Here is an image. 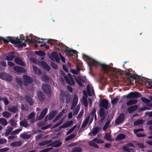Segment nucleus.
<instances>
[{"instance_id":"nucleus-27","label":"nucleus","mask_w":152,"mask_h":152,"mask_svg":"<svg viewBox=\"0 0 152 152\" xmlns=\"http://www.w3.org/2000/svg\"><path fill=\"white\" fill-rule=\"evenodd\" d=\"M52 142H53V141L52 140H46L39 143V145L41 146H44L47 144L51 143Z\"/></svg>"},{"instance_id":"nucleus-53","label":"nucleus","mask_w":152,"mask_h":152,"mask_svg":"<svg viewBox=\"0 0 152 152\" xmlns=\"http://www.w3.org/2000/svg\"><path fill=\"white\" fill-rule=\"evenodd\" d=\"M78 101V97L76 96H74L73 97V99L72 102L73 104L77 105Z\"/></svg>"},{"instance_id":"nucleus-60","label":"nucleus","mask_w":152,"mask_h":152,"mask_svg":"<svg viewBox=\"0 0 152 152\" xmlns=\"http://www.w3.org/2000/svg\"><path fill=\"white\" fill-rule=\"evenodd\" d=\"M1 101H3L5 104V105H7L9 103V102L7 99L6 98L4 97L2 98L1 99Z\"/></svg>"},{"instance_id":"nucleus-38","label":"nucleus","mask_w":152,"mask_h":152,"mask_svg":"<svg viewBox=\"0 0 152 152\" xmlns=\"http://www.w3.org/2000/svg\"><path fill=\"white\" fill-rule=\"evenodd\" d=\"M87 95L86 93V97L83 96V102L84 106L86 107H87L88 105V101L87 99Z\"/></svg>"},{"instance_id":"nucleus-44","label":"nucleus","mask_w":152,"mask_h":152,"mask_svg":"<svg viewBox=\"0 0 152 152\" xmlns=\"http://www.w3.org/2000/svg\"><path fill=\"white\" fill-rule=\"evenodd\" d=\"M93 142V141L89 142H88L89 145L91 147H94L96 148H98L99 146Z\"/></svg>"},{"instance_id":"nucleus-64","label":"nucleus","mask_w":152,"mask_h":152,"mask_svg":"<svg viewBox=\"0 0 152 152\" xmlns=\"http://www.w3.org/2000/svg\"><path fill=\"white\" fill-rule=\"evenodd\" d=\"M83 111H80L79 114L77 117V118L79 120L80 119L83 115Z\"/></svg>"},{"instance_id":"nucleus-9","label":"nucleus","mask_w":152,"mask_h":152,"mask_svg":"<svg viewBox=\"0 0 152 152\" xmlns=\"http://www.w3.org/2000/svg\"><path fill=\"white\" fill-rule=\"evenodd\" d=\"M0 78L7 81H11L12 78L9 74L6 72H2L0 73Z\"/></svg>"},{"instance_id":"nucleus-4","label":"nucleus","mask_w":152,"mask_h":152,"mask_svg":"<svg viewBox=\"0 0 152 152\" xmlns=\"http://www.w3.org/2000/svg\"><path fill=\"white\" fill-rule=\"evenodd\" d=\"M66 98V103H68L70 102L71 97L68 94H66L65 91H61L60 94V101L62 103L65 102V99Z\"/></svg>"},{"instance_id":"nucleus-6","label":"nucleus","mask_w":152,"mask_h":152,"mask_svg":"<svg viewBox=\"0 0 152 152\" xmlns=\"http://www.w3.org/2000/svg\"><path fill=\"white\" fill-rule=\"evenodd\" d=\"M42 89L44 92L48 95H52L51 87L47 83H43L42 84Z\"/></svg>"},{"instance_id":"nucleus-61","label":"nucleus","mask_w":152,"mask_h":152,"mask_svg":"<svg viewBox=\"0 0 152 152\" xmlns=\"http://www.w3.org/2000/svg\"><path fill=\"white\" fill-rule=\"evenodd\" d=\"M146 84L148 85L147 86V87L149 89H151L152 88V83L150 81H148Z\"/></svg>"},{"instance_id":"nucleus-45","label":"nucleus","mask_w":152,"mask_h":152,"mask_svg":"<svg viewBox=\"0 0 152 152\" xmlns=\"http://www.w3.org/2000/svg\"><path fill=\"white\" fill-rule=\"evenodd\" d=\"M0 123L3 125H6L8 123L6 120L4 118H0Z\"/></svg>"},{"instance_id":"nucleus-56","label":"nucleus","mask_w":152,"mask_h":152,"mask_svg":"<svg viewBox=\"0 0 152 152\" xmlns=\"http://www.w3.org/2000/svg\"><path fill=\"white\" fill-rule=\"evenodd\" d=\"M22 42H20L19 43H18L16 45V46L18 48H20L23 47H26V43H23L21 44V43Z\"/></svg>"},{"instance_id":"nucleus-16","label":"nucleus","mask_w":152,"mask_h":152,"mask_svg":"<svg viewBox=\"0 0 152 152\" xmlns=\"http://www.w3.org/2000/svg\"><path fill=\"white\" fill-rule=\"evenodd\" d=\"M125 115L123 113L120 114L117 119L115 121V123L119 124L121 123L124 119Z\"/></svg>"},{"instance_id":"nucleus-28","label":"nucleus","mask_w":152,"mask_h":152,"mask_svg":"<svg viewBox=\"0 0 152 152\" xmlns=\"http://www.w3.org/2000/svg\"><path fill=\"white\" fill-rule=\"evenodd\" d=\"M99 130V128L98 127L93 128L92 129V130L91 132H90L89 133V135H90V134H92L93 135L95 136L98 132Z\"/></svg>"},{"instance_id":"nucleus-63","label":"nucleus","mask_w":152,"mask_h":152,"mask_svg":"<svg viewBox=\"0 0 152 152\" xmlns=\"http://www.w3.org/2000/svg\"><path fill=\"white\" fill-rule=\"evenodd\" d=\"M42 137V134H39L37 135L35 137V140H40Z\"/></svg>"},{"instance_id":"nucleus-18","label":"nucleus","mask_w":152,"mask_h":152,"mask_svg":"<svg viewBox=\"0 0 152 152\" xmlns=\"http://www.w3.org/2000/svg\"><path fill=\"white\" fill-rule=\"evenodd\" d=\"M24 98L29 105L30 106L33 105L34 103V101L32 98L30 96L26 95L25 96Z\"/></svg>"},{"instance_id":"nucleus-50","label":"nucleus","mask_w":152,"mask_h":152,"mask_svg":"<svg viewBox=\"0 0 152 152\" xmlns=\"http://www.w3.org/2000/svg\"><path fill=\"white\" fill-rule=\"evenodd\" d=\"M16 81L18 85H19L20 87L22 85L23 82L21 78H16Z\"/></svg>"},{"instance_id":"nucleus-2","label":"nucleus","mask_w":152,"mask_h":152,"mask_svg":"<svg viewBox=\"0 0 152 152\" xmlns=\"http://www.w3.org/2000/svg\"><path fill=\"white\" fill-rule=\"evenodd\" d=\"M88 58L91 59L90 62L94 65L97 66L98 65H99L101 66L102 70L104 73L108 74L111 70V68L109 66L104 64L99 63V62L90 58L89 57Z\"/></svg>"},{"instance_id":"nucleus-20","label":"nucleus","mask_w":152,"mask_h":152,"mask_svg":"<svg viewBox=\"0 0 152 152\" xmlns=\"http://www.w3.org/2000/svg\"><path fill=\"white\" fill-rule=\"evenodd\" d=\"M20 126H22L26 128H27L29 126V124L26 119H24L23 121H20Z\"/></svg>"},{"instance_id":"nucleus-25","label":"nucleus","mask_w":152,"mask_h":152,"mask_svg":"<svg viewBox=\"0 0 152 152\" xmlns=\"http://www.w3.org/2000/svg\"><path fill=\"white\" fill-rule=\"evenodd\" d=\"M125 138L126 136L124 134H120L117 135L115 138V140L116 141H119L125 139Z\"/></svg>"},{"instance_id":"nucleus-31","label":"nucleus","mask_w":152,"mask_h":152,"mask_svg":"<svg viewBox=\"0 0 152 152\" xmlns=\"http://www.w3.org/2000/svg\"><path fill=\"white\" fill-rule=\"evenodd\" d=\"M137 100L136 99L130 100L126 102V105L127 106H130L137 103Z\"/></svg>"},{"instance_id":"nucleus-5","label":"nucleus","mask_w":152,"mask_h":152,"mask_svg":"<svg viewBox=\"0 0 152 152\" xmlns=\"http://www.w3.org/2000/svg\"><path fill=\"white\" fill-rule=\"evenodd\" d=\"M124 96L125 97V96ZM141 95L140 93L138 91L131 92L128 94L126 96L127 99H137L141 97Z\"/></svg>"},{"instance_id":"nucleus-54","label":"nucleus","mask_w":152,"mask_h":152,"mask_svg":"<svg viewBox=\"0 0 152 152\" xmlns=\"http://www.w3.org/2000/svg\"><path fill=\"white\" fill-rule=\"evenodd\" d=\"M92 141L99 144L103 143L104 142V141L102 140L98 139L96 138L92 140Z\"/></svg>"},{"instance_id":"nucleus-43","label":"nucleus","mask_w":152,"mask_h":152,"mask_svg":"<svg viewBox=\"0 0 152 152\" xmlns=\"http://www.w3.org/2000/svg\"><path fill=\"white\" fill-rule=\"evenodd\" d=\"M110 121H111L109 119L106 122L105 124L103 126V130H105L107 129Z\"/></svg>"},{"instance_id":"nucleus-37","label":"nucleus","mask_w":152,"mask_h":152,"mask_svg":"<svg viewBox=\"0 0 152 152\" xmlns=\"http://www.w3.org/2000/svg\"><path fill=\"white\" fill-rule=\"evenodd\" d=\"M87 95L86 93V97L83 96V102L84 106L86 107H87L88 105V101L87 99Z\"/></svg>"},{"instance_id":"nucleus-41","label":"nucleus","mask_w":152,"mask_h":152,"mask_svg":"<svg viewBox=\"0 0 152 152\" xmlns=\"http://www.w3.org/2000/svg\"><path fill=\"white\" fill-rule=\"evenodd\" d=\"M41 80L45 82H47L48 81L49 78L47 75H44L41 77Z\"/></svg>"},{"instance_id":"nucleus-57","label":"nucleus","mask_w":152,"mask_h":152,"mask_svg":"<svg viewBox=\"0 0 152 152\" xmlns=\"http://www.w3.org/2000/svg\"><path fill=\"white\" fill-rule=\"evenodd\" d=\"M63 122V120H61L59 122L57 123L56 124H55V125H53V126L51 127V129H53L54 128H55L56 127H58L59 126H60V125H61Z\"/></svg>"},{"instance_id":"nucleus-48","label":"nucleus","mask_w":152,"mask_h":152,"mask_svg":"<svg viewBox=\"0 0 152 152\" xmlns=\"http://www.w3.org/2000/svg\"><path fill=\"white\" fill-rule=\"evenodd\" d=\"M75 136V134H72L68 136L65 139V140L66 141H68L69 140H72L74 138Z\"/></svg>"},{"instance_id":"nucleus-1","label":"nucleus","mask_w":152,"mask_h":152,"mask_svg":"<svg viewBox=\"0 0 152 152\" xmlns=\"http://www.w3.org/2000/svg\"><path fill=\"white\" fill-rule=\"evenodd\" d=\"M99 105L101 107L99 114V115L101 118L99 120V122H102L106 117L105 114V109L107 110L108 109V100L104 99H102L100 101Z\"/></svg>"},{"instance_id":"nucleus-3","label":"nucleus","mask_w":152,"mask_h":152,"mask_svg":"<svg viewBox=\"0 0 152 152\" xmlns=\"http://www.w3.org/2000/svg\"><path fill=\"white\" fill-rule=\"evenodd\" d=\"M0 40H2L4 43L6 44H7L9 42H10L12 44L16 45L23 42V39H19L18 37H17L15 39H13L12 37H9L7 39L0 37Z\"/></svg>"},{"instance_id":"nucleus-10","label":"nucleus","mask_w":152,"mask_h":152,"mask_svg":"<svg viewBox=\"0 0 152 152\" xmlns=\"http://www.w3.org/2000/svg\"><path fill=\"white\" fill-rule=\"evenodd\" d=\"M24 85L25 86H27L28 84H30L33 83L32 79L29 76L24 75L23 76Z\"/></svg>"},{"instance_id":"nucleus-11","label":"nucleus","mask_w":152,"mask_h":152,"mask_svg":"<svg viewBox=\"0 0 152 152\" xmlns=\"http://www.w3.org/2000/svg\"><path fill=\"white\" fill-rule=\"evenodd\" d=\"M37 98L40 102H43L45 99L44 94L42 91H38L36 93Z\"/></svg>"},{"instance_id":"nucleus-14","label":"nucleus","mask_w":152,"mask_h":152,"mask_svg":"<svg viewBox=\"0 0 152 152\" xmlns=\"http://www.w3.org/2000/svg\"><path fill=\"white\" fill-rule=\"evenodd\" d=\"M64 79L66 83L71 86L74 85H75V81L72 77L69 79L68 77L66 75L64 76Z\"/></svg>"},{"instance_id":"nucleus-46","label":"nucleus","mask_w":152,"mask_h":152,"mask_svg":"<svg viewBox=\"0 0 152 152\" xmlns=\"http://www.w3.org/2000/svg\"><path fill=\"white\" fill-rule=\"evenodd\" d=\"M123 151L124 152H131L130 151H133L132 148H129L126 146H125L123 147Z\"/></svg>"},{"instance_id":"nucleus-24","label":"nucleus","mask_w":152,"mask_h":152,"mask_svg":"<svg viewBox=\"0 0 152 152\" xmlns=\"http://www.w3.org/2000/svg\"><path fill=\"white\" fill-rule=\"evenodd\" d=\"M22 144V142L20 141H16L11 143L10 146L11 147H19L21 146Z\"/></svg>"},{"instance_id":"nucleus-13","label":"nucleus","mask_w":152,"mask_h":152,"mask_svg":"<svg viewBox=\"0 0 152 152\" xmlns=\"http://www.w3.org/2000/svg\"><path fill=\"white\" fill-rule=\"evenodd\" d=\"M38 63L39 65H41L44 68L48 71H49L51 69L50 66L44 61H39Z\"/></svg>"},{"instance_id":"nucleus-36","label":"nucleus","mask_w":152,"mask_h":152,"mask_svg":"<svg viewBox=\"0 0 152 152\" xmlns=\"http://www.w3.org/2000/svg\"><path fill=\"white\" fill-rule=\"evenodd\" d=\"M144 121L142 119H137L136 121H134V125L137 126L139 125H140L142 124Z\"/></svg>"},{"instance_id":"nucleus-29","label":"nucleus","mask_w":152,"mask_h":152,"mask_svg":"<svg viewBox=\"0 0 152 152\" xmlns=\"http://www.w3.org/2000/svg\"><path fill=\"white\" fill-rule=\"evenodd\" d=\"M111 136L109 132H106L105 134L104 138L105 140L107 141H112L113 140L111 139Z\"/></svg>"},{"instance_id":"nucleus-8","label":"nucleus","mask_w":152,"mask_h":152,"mask_svg":"<svg viewBox=\"0 0 152 152\" xmlns=\"http://www.w3.org/2000/svg\"><path fill=\"white\" fill-rule=\"evenodd\" d=\"M57 113L56 110L51 111L49 114L47 115L44 119L45 122H47L48 120H50L52 119Z\"/></svg>"},{"instance_id":"nucleus-62","label":"nucleus","mask_w":152,"mask_h":152,"mask_svg":"<svg viewBox=\"0 0 152 152\" xmlns=\"http://www.w3.org/2000/svg\"><path fill=\"white\" fill-rule=\"evenodd\" d=\"M7 142V140L5 139L0 138V144H2L6 143Z\"/></svg>"},{"instance_id":"nucleus-58","label":"nucleus","mask_w":152,"mask_h":152,"mask_svg":"<svg viewBox=\"0 0 152 152\" xmlns=\"http://www.w3.org/2000/svg\"><path fill=\"white\" fill-rule=\"evenodd\" d=\"M35 114L34 112L30 113L27 117L28 120L31 119L34 117Z\"/></svg>"},{"instance_id":"nucleus-47","label":"nucleus","mask_w":152,"mask_h":152,"mask_svg":"<svg viewBox=\"0 0 152 152\" xmlns=\"http://www.w3.org/2000/svg\"><path fill=\"white\" fill-rule=\"evenodd\" d=\"M3 116L5 118H8L10 117L11 114L8 112H4L2 113Z\"/></svg>"},{"instance_id":"nucleus-49","label":"nucleus","mask_w":152,"mask_h":152,"mask_svg":"<svg viewBox=\"0 0 152 152\" xmlns=\"http://www.w3.org/2000/svg\"><path fill=\"white\" fill-rule=\"evenodd\" d=\"M119 96L115 97L113 99L111 100V102L112 104H114L117 103L118 101L119 100Z\"/></svg>"},{"instance_id":"nucleus-59","label":"nucleus","mask_w":152,"mask_h":152,"mask_svg":"<svg viewBox=\"0 0 152 152\" xmlns=\"http://www.w3.org/2000/svg\"><path fill=\"white\" fill-rule=\"evenodd\" d=\"M53 148L52 147L47 148L46 149L41 150L39 152H48L52 150Z\"/></svg>"},{"instance_id":"nucleus-17","label":"nucleus","mask_w":152,"mask_h":152,"mask_svg":"<svg viewBox=\"0 0 152 152\" xmlns=\"http://www.w3.org/2000/svg\"><path fill=\"white\" fill-rule=\"evenodd\" d=\"M138 108L137 105L135 104L127 108V111L130 114L136 110Z\"/></svg>"},{"instance_id":"nucleus-22","label":"nucleus","mask_w":152,"mask_h":152,"mask_svg":"<svg viewBox=\"0 0 152 152\" xmlns=\"http://www.w3.org/2000/svg\"><path fill=\"white\" fill-rule=\"evenodd\" d=\"M8 110L12 113H15L18 111V109L17 106L11 105L8 108Z\"/></svg>"},{"instance_id":"nucleus-52","label":"nucleus","mask_w":152,"mask_h":152,"mask_svg":"<svg viewBox=\"0 0 152 152\" xmlns=\"http://www.w3.org/2000/svg\"><path fill=\"white\" fill-rule=\"evenodd\" d=\"M141 100L143 102L147 104L148 103L151 101L150 100L144 97H141Z\"/></svg>"},{"instance_id":"nucleus-21","label":"nucleus","mask_w":152,"mask_h":152,"mask_svg":"<svg viewBox=\"0 0 152 152\" xmlns=\"http://www.w3.org/2000/svg\"><path fill=\"white\" fill-rule=\"evenodd\" d=\"M47 111L48 109L47 108H45L43 109L40 114L38 119L40 120L43 118L46 115Z\"/></svg>"},{"instance_id":"nucleus-15","label":"nucleus","mask_w":152,"mask_h":152,"mask_svg":"<svg viewBox=\"0 0 152 152\" xmlns=\"http://www.w3.org/2000/svg\"><path fill=\"white\" fill-rule=\"evenodd\" d=\"M13 69L15 71L18 73H24L26 72V70L24 68L17 66H14Z\"/></svg>"},{"instance_id":"nucleus-33","label":"nucleus","mask_w":152,"mask_h":152,"mask_svg":"<svg viewBox=\"0 0 152 152\" xmlns=\"http://www.w3.org/2000/svg\"><path fill=\"white\" fill-rule=\"evenodd\" d=\"M53 147H59L62 143L59 140L53 142Z\"/></svg>"},{"instance_id":"nucleus-34","label":"nucleus","mask_w":152,"mask_h":152,"mask_svg":"<svg viewBox=\"0 0 152 152\" xmlns=\"http://www.w3.org/2000/svg\"><path fill=\"white\" fill-rule=\"evenodd\" d=\"M89 119V117H88L84 121L81 125V127L82 128H84L86 126L88 122Z\"/></svg>"},{"instance_id":"nucleus-7","label":"nucleus","mask_w":152,"mask_h":152,"mask_svg":"<svg viewBox=\"0 0 152 152\" xmlns=\"http://www.w3.org/2000/svg\"><path fill=\"white\" fill-rule=\"evenodd\" d=\"M59 53L56 51H53L51 54L50 58L53 61H56L59 63L60 62V58L58 56Z\"/></svg>"},{"instance_id":"nucleus-42","label":"nucleus","mask_w":152,"mask_h":152,"mask_svg":"<svg viewBox=\"0 0 152 152\" xmlns=\"http://www.w3.org/2000/svg\"><path fill=\"white\" fill-rule=\"evenodd\" d=\"M151 108L147 106H145L143 107H141L139 109L138 111L139 112H140L142 111H145V110H150Z\"/></svg>"},{"instance_id":"nucleus-32","label":"nucleus","mask_w":152,"mask_h":152,"mask_svg":"<svg viewBox=\"0 0 152 152\" xmlns=\"http://www.w3.org/2000/svg\"><path fill=\"white\" fill-rule=\"evenodd\" d=\"M13 128L12 127H10L7 128L5 132L4 133V135L5 136H7L9 135L10 133H11L13 130Z\"/></svg>"},{"instance_id":"nucleus-12","label":"nucleus","mask_w":152,"mask_h":152,"mask_svg":"<svg viewBox=\"0 0 152 152\" xmlns=\"http://www.w3.org/2000/svg\"><path fill=\"white\" fill-rule=\"evenodd\" d=\"M74 79L78 85L80 87H83V84L82 82L83 83L86 82V80L85 79H83L80 77L78 76L77 77L75 76Z\"/></svg>"},{"instance_id":"nucleus-26","label":"nucleus","mask_w":152,"mask_h":152,"mask_svg":"<svg viewBox=\"0 0 152 152\" xmlns=\"http://www.w3.org/2000/svg\"><path fill=\"white\" fill-rule=\"evenodd\" d=\"M15 55H10V54H8V55L6 56L5 59L7 61H12L15 57Z\"/></svg>"},{"instance_id":"nucleus-55","label":"nucleus","mask_w":152,"mask_h":152,"mask_svg":"<svg viewBox=\"0 0 152 152\" xmlns=\"http://www.w3.org/2000/svg\"><path fill=\"white\" fill-rule=\"evenodd\" d=\"M50 65L51 67L54 69H56L58 68L57 65L53 62H51Z\"/></svg>"},{"instance_id":"nucleus-23","label":"nucleus","mask_w":152,"mask_h":152,"mask_svg":"<svg viewBox=\"0 0 152 152\" xmlns=\"http://www.w3.org/2000/svg\"><path fill=\"white\" fill-rule=\"evenodd\" d=\"M15 62L17 64L21 66H24V63L21 59L19 58L16 57L15 59Z\"/></svg>"},{"instance_id":"nucleus-30","label":"nucleus","mask_w":152,"mask_h":152,"mask_svg":"<svg viewBox=\"0 0 152 152\" xmlns=\"http://www.w3.org/2000/svg\"><path fill=\"white\" fill-rule=\"evenodd\" d=\"M31 136L30 134H26L24 133H22L20 134V137L23 139H29Z\"/></svg>"},{"instance_id":"nucleus-35","label":"nucleus","mask_w":152,"mask_h":152,"mask_svg":"<svg viewBox=\"0 0 152 152\" xmlns=\"http://www.w3.org/2000/svg\"><path fill=\"white\" fill-rule=\"evenodd\" d=\"M35 54L38 56H43L45 55V53L42 51L39 50L35 51Z\"/></svg>"},{"instance_id":"nucleus-51","label":"nucleus","mask_w":152,"mask_h":152,"mask_svg":"<svg viewBox=\"0 0 152 152\" xmlns=\"http://www.w3.org/2000/svg\"><path fill=\"white\" fill-rule=\"evenodd\" d=\"M9 123L11 126L15 127L16 126V123L15 122L14 120L12 119H11L9 121Z\"/></svg>"},{"instance_id":"nucleus-19","label":"nucleus","mask_w":152,"mask_h":152,"mask_svg":"<svg viewBox=\"0 0 152 152\" xmlns=\"http://www.w3.org/2000/svg\"><path fill=\"white\" fill-rule=\"evenodd\" d=\"M73 123V122L72 121H69L65 123L64 124L61 125L59 127V129H62L67 128L69 126L71 125Z\"/></svg>"},{"instance_id":"nucleus-39","label":"nucleus","mask_w":152,"mask_h":152,"mask_svg":"<svg viewBox=\"0 0 152 152\" xmlns=\"http://www.w3.org/2000/svg\"><path fill=\"white\" fill-rule=\"evenodd\" d=\"M82 149L81 148L79 147H74L72 151V152H81Z\"/></svg>"},{"instance_id":"nucleus-40","label":"nucleus","mask_w":152,"mask_h":152,"mask_svg":"<svg viewBox=\"0 0 152 152\" xmlns=\"http://www.w3.org/2000/svg\"><path fill=\"white\" fill-rule=\"evenodd\" d=\"M22 129H18L14 131H12L10 133L12 135H16L18 134L19 133L22 131Z\"/></svg>"}]
</instances>
